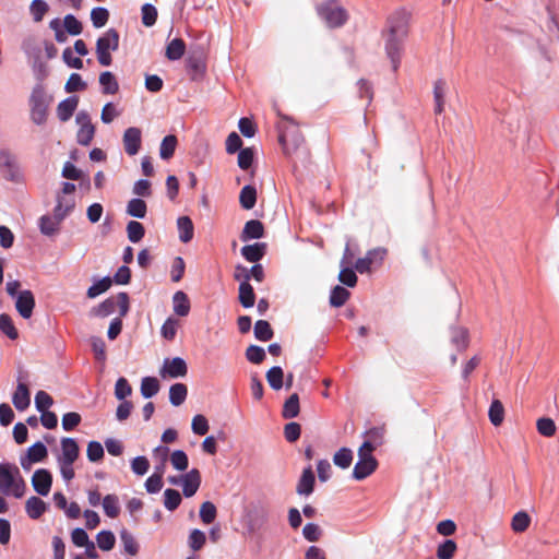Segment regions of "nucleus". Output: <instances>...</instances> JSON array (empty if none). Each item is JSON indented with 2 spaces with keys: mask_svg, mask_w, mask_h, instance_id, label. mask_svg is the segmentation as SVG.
I'll return each instance as SVG.
<instances>
[{
  "mask_svg": "<svg viewBox=\"0 0 559 559\" xmlns=\"http://www.w3.org/2000/svg\"><path fill=\"white\" fill-rule=\"evenodd\" d=\"M388 37L385 39V53L392 64V70L397 71L401 64L403 43L408 33V14L405 10H397L388 17Z\"/></svg>",
  "mask_w": 559,
  "mask_h": 559,
  "instance_id": "nucleus-1",
  "label": "nucleus"
},
{
  "mask_svg": "<svg viewBox=\"0 0 559 559\" xmlns=\"http://www.w3.org/2000/svg\"><path fill=\"white\" fill-rule=\"evenodd\" d=\"M0 491L3 496H12L16 499L25 495L26 483L14 463H0Z\"/></svg>",
  "mask_w": 559,
  "mask_h": 559,
  "instance_id": "nucleus-2",
  "label": "nucleus"
},
{
  "mask_svg": "<svg viewBox=\"0 0 559 559\" xmlns=\"http://www.w3.org/2000/svg\"><path fill=\"white\" fill-rule=\"evenodd\" d=\"M52 95H48L45 86L41 83H37L31 93L28 105H29V118L36 126H43L46 123L48 118V109L52 103Z\"/></svg>",
  "mask_w": 559,
  "mask_h": 559,
  "instance_id": "nucleus-3",
  "label": "nucleus"
},
{
  "mask_svg": "<svg viewBox=\"0 0 559 559\" xmlns=\"http://www.w3.org/2000/svg\"><path fill=\"white\" fill-rule=\"evenodd\" d=\"M304 136L296 127L284 131L281 130L278 133V143L281 144L285 156L292 159L294 168L297 167V162L294 155H302L304 157L308 156V151L304 146Z\"/></svg>",
  "mask_w": 559,
  "mask_h": 559,
  "instance_id": "nucleus-4",
  "label": "nucleus"
},
{
  "mask_svg": "<svg viewBox=\"0 0 559 559\" xmlns=\"http://www.w3.org/2000/svg\"><path fill=\"white\" fill-rule=\"evenodd\" d=\"M317 13L328 27L343 26L348 19L347 11L337 4L336 0H326L317 7Z\"/></svg>",
  "mask_w": 559,
  "mask_h": 559,
  "instance_id": "nucleus-5",
  "label": "nucleus"
},
{
  "mask_svg": "<svg viewBox=\"0 0 559 559\" xmlns=\"http://www.w3.org/2000/svg\"><path fill=\"white\" fill-rule=\"evenodd\" d=\"M0 171L7 181L19 183L23 179L16 156L8 148H0Z\"/></svg>",
  "mask_w": 559,
  "mask_h": 559,
  "instance_id": "nucleus-6",
  "label": "nucleus"
},
{
  "mask_svg": "<svg viewBox=\"0 0 559 559\" xmlns=\"http://www.w3.org/2000/svg\"><path fill=\"white\" fill-rule=\"evenodd\" d=\"M188 373V365L181 357L165 358L160 374L163 378L178 379L183 378Z\"/></svg>",
  "mask_w": 559,
  "mask_h": 559,
  "instance_id": "nucleus-7",
  "label": "nucleus"
},
{
  "mask_svg": "<svg viewBox=\"0 0 559 559\" xmlns=\"http://www.w3.org/2000/svg\"><path fill=\"white\" fill-rule=\"evenodd\" d=\"M15 310L25 320L31 319L36 307L35 295L31 289L21 290L14 298Z\"/></svg>",
  "mask_w": 559,
  "mask_h": 559,
  "instance_id": "nucleus-8",
  "label": "nucleus"
},
{
  "mask_svg": "<svg viewBox=\"0 0 559 559\" xmlns=\"http://www.w3.org/2000/svg\"><path fill=\"white\" fill-rule=\"evenodd\" d=\"M31 483L39 496L46 497L51 490L52 474L47 468H38L34 472Z\"/></svg>",
  "mask_w": 559,
  "mask_h": 559,
  "instance_id": "nucleus-9",
  "label": "nucleus"
},
{
  "mask_svg": "<svg viewBox=\"0 0 559 559\" xmlns=\"http://www.w3.org/2000/svg\"><path fill=\"white\" fill-rule=\"evenodd\" d=\"M124 151L128 155L134 156L139 153L142 144V131L138 127H129L122 138Z\"/></svg>",
  "mask_w": 559,
  "mask_h": 559,
  "instance_id": "nucleus-10",
  "label": "nucleus"
},
{
  "mask_svg": "<svg viewBox=\"0 0 559 559\" xmlns=\"http://www.w3.org/2000/svg\"><path fill=\"white\" fill-rule=\"evenodd\" d=\"M60 443L61 454L57 457V461L74 464L80 455V447L76 439L62 437Z\"/></svg>",
  "mask_w": 559,
  "mask_h": 559,
  "instance_id": "nucleus-11",
  "label": "nucleus"
},
{
  "mask_svg": "<svg viewBox=\"0 0 559 559\" xmlns=\"http://www.w3.org/2000/svg\"><path fill=\"white\" fill-rule=\"evenodd\" d=\"M378 461L376 457H358V461L356 462L352 477L355 480H364L367 477H369L377 468H378Z\"/></svg>",
  "mask_w": 559,
  "mask_h": 559,
  "instance_id": "nucleus-12",
  "label": "nucleus"
},
{
  "mask_svg": "<svg viewBox=\"0 0 559 559\" xmlns=\"http://www.w3.org/2000/svg\"><path fill=\"white\" fill-rule=\"evenodd\" d=\"M316 487V474L311 465L305 467L298 479L296 492L299 496L308 497L313 493Z\"/></svg>",
  "mask_w": 559,
  "mask_h": 559,
  "instance_id": "nucleus-13",
  "label": "nucleus"
},
{
  "mask_svg": "<svg viewBox=\"0 0 559 559\" xmlns=\"http://www.w3.org/2000/svg\"><path fill=\"white\" fill-rule=\"evenodd\" d=\"M182 479V493L186 498L193 497L201 485V473L198 468L190 469L187 474L181 476Z\"/></svg>",
  "mask_w": 559,
  "mask_h": 559,
  "instance_id": "nucleus-14",
  "label": "nucleus"
},
{
  "mask_svg": "<svg viewBox=\"0 0 559 559\" xmlns=\"http://www.w3.org/2000/svg\"><path fill=\"white\" fill-rule=\"evenodd\" d=\"M266 252V242H254L252 245H245L240 249L242 258L250 263L260 262L265 257Z\"/></svg>",
  "mask_w": 559,
  "mask_h": 559,
  "instance_id": "nucleus-15",
  "label": "nucleus"
},
{
  "mask_svg": "<svg viewBox=\"0 0 559 559\" xmlns=\"http://www.w3.org/2000/svg\"><path fill=\"white\" fill-rule=\"evenodd\" d=\"M119 33L116 28H108L96 40V49L104 51H116L119 48Z\"/></svg>",
  "mask_w": 559,
  "mask_h": 559,
  "instance_id": "nucleus-16",
  "label": "nucleus"
},
{
  "mask_svg": "<svg viewBox=\"0 0 559 559\" xmlns=\"http://www.w3.org/2000/svg\"><path fill=\"white\" fill-rule=\"evenodd\" d=\"M386 254V249L384 248H374L371 250H368L366 255L364 258L357 259L355 264L353 265L356 270V272L360 274H365L370 271V267L372 265V257L371 255H379V262H382L384 257Z\"/></svg>",
  "mask_w": 559,
  "mask_h": 559,
  "instance_id": "nucleus-17",
  "label": "nucleus"
},
{
  "mask_svg": "<svg viewBox=\"0 0 559 559\" xmlns=\"http://www.w3.org/2000/svg\"><path fill=\"white\" fill-rule=\"evenodd\" d=\"M12 403L14 407L23 412L31 405V390L27 383H17L16 389L12 394Z\"/></svg>",
  "mask_w": 559,
  "mask_h": 559,
  "instance_id": "nucleus-18",
  "label": "nucleus"
},
{
  "mask_svg": "<svg viewBox=\"0 0 559 559\" xmlns=\"http://www.w3.org/2000/svg\"><path fill=\"white\" fill-rule=\"evenodd\" d=\"M264 225L261 221L250 219L246 222L240 234V239L243 242H247L252 239H260L264 237Z\"/></svg>",
  "mask_w": 559,
  "mask_h": 559,
  "instance_id": "nucleus-19",
  "label": "nucleus"
},
{
  "mask_svg": "<svg viewBox=\"0 0 559 559\" xmlns=\"http://www.w3.org/2000/svg\"><path fill=\"white\" fill-rule=\"evenodd\" d=\"M79 105V97L71 95L61 100L57 106V116L60 121L66 122L71 119Z\"/></svg>",
  "mask_w": 559,
  "mask_h": 559,
  "instance_id": "nucleus-20",
  "label": "nucleus"
},
{
  "mask_svg": "<svg viewBox=\"0 0 559 559\" xmlns=\"http://www.w3.org/2000/svg\"><path fill=\"white\" fill-rule=\"evenodd\" d=\"M341 271L338 273V281L346 287L353 288L357 285L358 277L355 267L349 261L340 262Z\"/></svg>",
  "mask_w": 559,
  "mask_h": 559,
  "instance_id": "nucleus-21",
  "label": "nucleus"
},
{
  "mask_svg": "<svg viewBox=\"0 0 559 559\" xmlns=\"http://www.w3.org/2000/svg\"><path fill=\"white\" fill-rule=\"evenodd\" d=\"M173 310L179 317H187L191 310V302L183 290H177L173 295Z\"/></svg>",
  "mask_w": 559,
  "mask_h": 559,
  "instance_id": "nucleus-22",
  "label": "nucleus"
},
{
  "mask_svg": "<svg viewBox=\"0 0 559 559\" xmlns=\"http://www.w3.org/2000/svg\"><path fill=\"white\" fill-rule=\"evenodd\" d=\"M47 508L48 504L43 499L36 496L29 497L25 503L26 514L32 520L39 519L47 511Z\"/></svg>",
  "mask_w": 559,
  "mask_h": 559,
  "instance_id": "nucleus-23",
  "label": "nucleus"
},
{
  "mask_svg": "<svg viewBox=\"0 0 559 559\" xmlns=\"http://www.w3.org/2000/svg\"><path fill=\"white\" fill-rule=\"evenodd\" d=\"M177 228L179 231V240L183 243H188L193 239L194 225L189 216H179L177 219Z\"/></svg>",
  "mask_w": 559,
  "mask_h": 559,
  "instance_id": "nucleus-24",
  "label": "nucleus"
},
{
  "mask_svg": "<svg viewBox=\"0 0 559 559\" xmlns=\"http://www.w3.org/2000/svg\"><path fill=\"white\" fill-rule=\"evenodd\" d=\"M63 197L58 193L56 197V205L52 210V217L60 224L73 211L75 206L73 200H70L66 204H63Z\"/></svg>",
  "mask_w": 559,
  "mask_h": 559,
  "instance_id": "nucleus-25",
  "label": "nucleus"
},
{
  "mask_svg": "<svg viewBox=\"0 0 559 559\" xmlns=\"http://www.w3.org/2000/svg\"><path fill=\"white\" fill-rule=\"evenodd\" d=\"M186 48L185 40L176 37L166 45L165 57L169 61H177L183 57Z\"/></svg>",
  "mask_w": 559,
  "mask_h": 559,
  "instance_id": "nucleus-26",
  "label": "nucleus"
},
{
  "mask_svg": "<svg viewBox=\"0 0 559 559\" xmlns=\"http://www.w3.org/2000/svg\"><path fill=\"white\" fill-rule=\"evenodd\" d=\"M99 84L102 93L105 95H114L119 91V84L115 74L110 71H104L99 74Z\"/></svg>",
  "mask_w": 559,
  "mask_h": 559,
  "instance_id": "nucleus-27",
  "label": "nucleus"
},
{
  "mask_svg": "<svg viewBox=\"0 0 559 559\" xmlns=\"http://www.w3.org/2000/svg\"><path fill=\"white\" fill-rule=\"evenodd\" d=\"M350 297V292L342 286L335 285L330 292L329 302L333 308H341Z\"/></svg>",
  "mask_w": 559,
  "mask_h": 559,
  "instance_id": "nucleus-28",
  "label": "nucleus"
},
{
  "mask_svg": "<svg viewBox=\"0 0 559 559\" xmlns=\"http://www.w3.org/2000/svg\"><path fill=\"white\" fill-rule=\"evenodd\" d=\"M112 285V280L109 275L102 278H94L93 284L87 288L86 296L91 299L98 297L106 293Z\"/></svg>",
  "mask_w": 559,
  "mask_h": 559,
  "instance_id": "nucleus-29",
  "label": "nucleus"
},
{
  "mask_svg": "<svg viewBox=\"0 0 559 559\" xmlns=\"http://www.w3.org/2000/svg\"><path fill=\"white\" fill-rule=\"evenodd\" d=\"M300 413V402L298 393L290 394L284 402L282 416L285 419L296 418Z\"/></svg>",
  "mask_w": 559,
  "mask_h": 559,
  "instance_id": "nucleus-30",
  "label": "nucleus"
},
{
  "mask_svg": "<svg viewBox=\"0 0 559 559\" xmlns=\"http://www.w3.org/2000/svg\"><path fill=\"white\" fill-rule=\"evenodd\" d=\"M238 300L243 308H252L255 304V293L250 283H240L238 288Z\"/></svg>",
  "mask_w": 559,
  "mask_h": 559,
  "instance_id": "nucleus-31",
  "label": "nucleus"
},
{
  "mask_svg": "<svg viewBox=\"0 0 559 559\" xmlns=\"http://www.w3.org/2000/svg\"><path fill=\"white\" fill-rule=\"evenodd\" d=\"M239 203L243 210H251L257 203V188L253 185H246L239 193Z\"/></svg>",
  "mask_w": 559,
  "mask_h": 559,
  "instance_id": "nucleus-32",
  "label": "nucleus"
},
{
  "mask_svg": "<svg viewBox=\"0 0 559 559\" xmlns=\"http://www.w3.org/2000/svg\"><path fill=\"white\" fill-rule=\"evenodd\" d=\"M284 377L285 373L281 366H273L265 373L266 381L274 391H280L284 386Z\"/></svg>",
  "mask_w": 559,
  "mask_h": 559,
  "instance_id": "nucleus-33",
  "label": "nucleus"
},
{
  "mask_svg": "<svg viewBox=\"0 0 559 559\" xmlns=\"http://www.w3.org/2000/svg\"><path fill=\"white\" fill-rule=\"evenodd\" d=\"M126 212L129 216L142 219L147 213L146 202L142 198H133L128 202Z\"/></svg>",
  "mask_w": 559,
  "mask_h": 559,
  "instance_id": "nucleus-34",
  "label": "nucleus"
},
{
  "mask_svg": "<svg viewBox=\"0 0 559 559\" xmlns=\"http://www.w3.org/2000/svg\"><path fill=\"white\" fill-rule=\"evenodd\" d=\"M159 389L160 383L157 378L151 376L142 378L140 391L144 399H152L158 393Z\"/></svg>",
  "mask_w": 559,
  "mask_h": 559,
  "instance_id": "nucleus-35",
  "label": "nucleus"
},
{
  "mask_svg": "<svg viewBox=\"0 0 559 559\" xmlns=\"http://www.w3.org/2000/svg\"><path fill=\"white\" fill-rule=\"evenodd\" d=\"M188 395V388L183 383H174L169 388V402L173 406H180Z\"/></svg>",
  "mask_w": 559,
  "mask_h": 559,
  "instance_id": "nucleus-36",
  "label": "nucleus"
},
{
  "mask_svg": "<svg viewBox=\"0 0 559 559\" xmlns=\"http://www.w3.org/2000/svg\"><path fill=\"white\" fill-rule=\"evenodd\" d=\"M177 144H178V140L175 134H168V135L164 136V139L162 140V143H160V147H159V157L163 160L170 159L175 154Z\"/></svg>",
  "mask_w": 559,
  "mask_h": 559,
  "instance_id": "nucleus-37",
  "label": "nucleus"
},
{
  "mask_svg": "<svg viewBox=\"0 0 559 559\" xmlns=\"http://www.w3.org/2000/svg\"><path fill=\"white\" fill-rule=\"evenodd\" d=\"M103 509L110 519H116L120 514L119 498L115 493H108L103 498Z\"/></svg>",
  "mask_w": 559,
  "mask_h": 559,
  "instance_id": "nucleus-38",
  "label": "nucleus"
},
{
  "mask_svg": "<svg viewBox=\"0 0 559 559\" xmlns=\"http://www.w3.org/2000/svg\"><path fill=\"white\" fill-rule=\"evenodd\" d=\"M451 343L457 350H465L468 346V331L464 328L453 326L451 329Z\"/></svg>",
  "mask_w": 559,
  "mask_h": 559,
  "instance_id": "nucleus-39",
  "label": "nucleus"
},
{
  "mask_svg": "<svg viewBox=\"0 0 559 559\" xmlns=\"http://www.w3.org/2000/svg\"><path fill=\"white\" fill-rule=\"evenodd\" d=\"M59 227L60 223L48 214L40 216L38 219V228L44 236H53L59 230Z\"/></svg>",
  "mask_w": 559,
  "mask_h": 559,
  "instance_id": "nucleus-40",
  "label": "nucleus"
},
{
  "mask_svg": "<svg viewBox=\"0 0 559 559\" xmlns=\"http://www.w3.org/2000/svg\"><path fill=\"white\" fill-rule=\"evenodd\" d=\"M385 427L376 426L362 432L364 441H369L374 447L379 448L384 443Z\"/></svg>",
  "mask_w": 559,
  "mask_h": 559,
  "instance_id": "nucleus-41",
  "label": "nucleus"
},
{
  "mask_svg": "<svg viewBox=\"0 0 559 559\" xmlns=\"http://www.w3.org/2000/svg\"><path fill=\"white\" fill-rule=\"evenodd\" d=\"M254 337L261 342H267L273 338L274 331L266 320H258L254 324Z\"/></svg>",
  "mask_w": 559,
  "mask_h": 559,
  "instance_id": "nucleus-42",
  "label": "nucleus"
},
{
  "mask_svg": "<svg viewBox=\"0 0 559 559\" xmlns=\"http://www.w3.org/2000/svg\"><path fill=\"white\" fill-rule=\"evenodd\" d=\"M117 302L112 297L106 298L96 307H93L91 310V316L98 318H106L114 313L116 309Z\"/></svg>",
  "mask_w": 559,
  "mask_h": 559,
  "instance_id": "nucleus-43",
  "label": "nucleus"
},
{
  "mask_svg": "<svg viewBox=\"0 0 559 559\" xmlns=\"http://www.w3.org/2000/svg\"><path fill=\"white\" fill-rule=\"evenodd\" d=\"M36 463L44 462L48 456V449L41 441H36L32 445H29L24 453Z\"/></svg>",
  "mask_w": 559,
  "mask_h": 559,
  "instance_id": "nucleus-44",
  "label": "nucleus"
},
{
  "mask_svg": "<svg viewBox=\"0 0 559 559\" xmlns=\"http://www.w3.org/2000/svg\"><path fill=\"white\" fill-rule=\"evenodd\" d=\"M0 331L12 341L19 338V331L15 328L11 316L8 313L0 314Z\"/></svg>",
  "mask_w": 559,
  "mask_h": 559,
  "instance_id": "nucleus-45",
  "label": "nucleus"
},
{
  "mask_svg": "<svg viewBox=\"0 0 559 559\" xmlns=\"http://www.w3.org/2000/svg\"><path fill=\"white\" fill-rule=\"evenodd\" d=\"M488 417L490 423L496 427L502 424L504 419V407L501 401L492 400L488 409Z\"/></svg>",
  "mask_w": 559,
  "mask_h": 559,
  "instance_id": "nucleus-46",
  "label": "nucleus"
},
{
  "mask_svg": "<svg viewBox=\"0 0 559 559\" xmlns=\"http://www.w3.org/2000/svg\"><path fill=\"white\" fill-rule=\"evenodd\" d=\"M182 497L181 493L174 488H167L164 491V507L173 512L179 508L181 504Z\"/></svg>",
  "mask_w": 559,
  "mask_h": 559,
  "instance_id": "nucleus-47",
  "label": "nucleus"
},
{
  "mask_svg": "<svg viewBox=\"0 0 559 559\" xmlns=\"http://www.w3.org/2000/svg\"><path fill=\"white\" fill-rule=\"evenodd\" d=\"M127 235L129 241L132 243H138L145 236V227L138 221H130L127 224Z\"/></svg>",
  "mask_w": 559,
  "mask_h": 559,
  "instance_id": "nucleus-48",
  "label": "nucleus"
},
{
  "mask_svg": "<svg viewBox=\"0 0 559 559\" xmlns=\"http://www.w3.org/2000/svg\"><path fill=\"white\" fill-rule=\"evenodd\" d=\"M353 457V451L349 448L343 447L334 453L333 463L337 467L346 469L352 465Z\"/></svg>",
  "mask_w": 559,
  "mask_h": 559,
  "instance_id": "nucleus-49",
  "label": "nucleus"
},
{
  "mask_svg": "<svg viewBox=\"0 0 559 559\" xmlns=\"http://www.w3.org/2000/svg\"><path fill=\"white\" fill-rule=\"evenodd\" d=\"M97 546L103 551H109L115 547L116 536L109 530H102L96 535Z\"/></svg>",
  "mask_w": 559,
  "mask_h": 559,
  "instance_id": "nucleus-50",
  "label": "nucleus"
},
{
  "mask_svg": "<svg viewBox=\"0 0 559 559\" xmlns=\"http://www.w3.org/2000/svg\"><path fill=\"white\" fill-rule=\"evenodd\" d=\"M86 456L91 463H99L105 456L104 445L96 440H92L87 443Z\"/></svg>",
  "mask_w": 559,
  "mask_h": 559,
  "instance_id": "nucleus-51",
  "label": "nucleus"
},
{
  "mask_svg": "<svg viewBox=\"0 0 559 559\" xmlns=\"http://www.w3.org/2000/svg\"><path fill=\"white\" fill-rule=\"evenodd\" d=\"M255 148L245 147L238 152V167L242 170H248L254 163Z\"/></svg>",
  "mask_w": 559,
  "mask_h": 559,
  "instance_id": "nucleus-52",
  "label": "nucleus"
},
{
  "mask_svg": "<svg viewBox=\"0 0 559 559\" xmlns=\"http://www.w3.org/2000/svg\"><path fill=\"white\" fill-rule=\"evenodd\" d=\"M157 9L152 3H144L141 8L142 24L145 27H152L157 21Z\"/></svg>",
  "mask_w": 559,
  "mask_h": 559,
  "instance_id": "nucleus-53",
  "label": "nucleus"
},
{
  "mask_svg": "<svg viewBox=\"0 0 559 559\" xmlns=\"http://www.w3.org/2000/svg\"><path fill=\"white\" fill-rule=\"evenodd\" d=\"M90 344L96 361L104 364L106 361V344L99 336H91Z\"/></svg>",
  "mask_w": 559,
  "mask_h": 559,
  "instance_id": "nucleus-54",
  "label": "nucleus"
},
{
  "mask_svg": "<svg viewBox=\"0 0 559 559\" xmlns=\"http://www.w3.org/2000/svg\"><path fill=\"white\" fill-rule=\"evenodd\" d=\"M531 523V518L526 511L516 512L511 522V527L515 533L525 532Z\"/></svg>",
  "mask_w": 559,
  "mask_h": 559,
  "instance_id": "nucleus-55",
  "label": "nucleus"
},
{
  "mask_svg": "<svg viewBox=\"0 0 559 559\" xmlns=\"http://www.w3.org/2000/svg\"><path fill=\"white\" fill-rule=\"evenodd\" d=\"M109 20V11L104 7L93 8L91 11V21L95 28L104 27Z\"/></svg>",
  "mask_w": 559,
  "mask_h": 559,
  "instance_id": "nucleus-56",
  "label": "nucleus"
},
{
  "mask_svg": "<svg viewBox=\"0 0 559 559\" xmlns=\"http://www.w3.org/2000/svg\"><path fill=\"white\" fill-rule=\"evenodd\" d=\"M200 519L204 524H212L217 515V509L211 501H204L200 507Z\"/></svg>",
  "mask_w": 559,
  "mask_h": 559,
  "instance_id": "nucleus-57",
  "label": "nucleus"
},
{
  "mask_svg": "<svg viewBox=\"0 0 559 559\" xmlns=\"http://www.w3.org/2000/svg\"><path fill=\"white\" fill-rule=\"evenodd\" d=\"M87 83L82 79L81 74L73 72L70 74L66 85L64 91L67 93L81 92L86 90Z\"/></svg>",
  "mask_w": 559,
  "mask_h": 559,
  "instance_id": "nucleus-58",
  "label": "nucleus"
},
{
  "mask_svg": "<svg viewBox=\"0 0 559 559\" xmlns=\"http://www.w3.org/2000/svg\"><path fill=\"white\" fill-rule=\"evenodd\" d=\"M63 28L71 36H78L83 32V24L75 15L69 13L63 19Z\"/></svg>",
  "mask_w": 559,
  "mask_h": 559,
  "instance_id": "nucleus-59",
  "label": "nucleus"
},
{
  "mask_svg": "<svg viewBox=\"0 0 559 559\" xmlns=\"http://www.w3.org/2000/svg\"><path fill=\"white\" fill-rule=\"evenodd\" d=\"M132 394V386L124 377L117 379L115 384V397L119 401H128L127 397Z\"/></svg>",
  "mask_w": 559,
  "mask_h": 559,
  "instance_id": "nucleus-60",
  "label": "nucleus"
},
{
  "mask_svg": "<svg viewBox=\"0 0 559 559\" xmlns=\"http://www.w3.org/2000/svg\"><path fill=\"white\" fill-rule=\"evenodd\" d=\"M246 358L254 365H260L266 358V353L263 347L251 344L246 349Z\"/></svg>",
  "mask_w": 559,
  "mask_h": 559,
  "instance_id": "nucleus-61",
  "label": "nucleus"
},
{
  "mask_svg": "<svg viewBox=\"0 0 559 559\" xmlns=\"http://www.w3.org/2000/svg\"><path fill=\"white\" fill-rule=\"evenodd\" d=\"M178 320L174 317H168L162 328H160V334L166 341H174L177 334L178 329Z\"/></svg>",
  "mask_w": 559,
  "mask_h": 559,
  "instance_id": "nucleus-62",
  "label": "nucleus"
},
{
  "mask_svg": "<svg viewBox=\"0 0 559 559\" xmlns=\"http://www.w3.org/2000/svg\"><path fill=\"white\" fill-rule=\"evenodd\" d=\"M456 548V543L453 539H444L437 548V557L439 559H452Z\"/></svg>",
  "mask_w": 559,
  "mask_h": 559,
  "instance_id": "nucleus-63",
  "label": "nucleus"
},
{
  "mask_svg": "<svg viewBox=\"0 0 559 559\" xmlns=\"http://www.w3.org/2000/svg\"><path fill=\"white\" fill-rule=\"evenodd\" d=\"M206 542V535L203 531L199 528L191 530L188 538L189 547L193 551H198L203 548Z\"/></svg>",
  "mask_w": 559,
  "mask_h": 559,
  "instance_id": "nucleus-64",
  "label": "nucleus"
}]
</instances>
